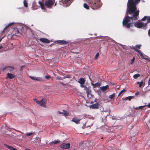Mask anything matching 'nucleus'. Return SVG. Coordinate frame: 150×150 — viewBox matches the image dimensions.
<instances>
[{
	"mask_svg": "<svg viewBox=\"0 0 150 150\" xmlns=\"http://www.w3.org/2000/svg\"><path fill=\"white\" fill-rule=\"evenodd\" d=\"M141 0H128L127 2V8L126 14L127 15L123 19L124 25H126L129 19L136 20L139 18V11L137 10L136 5Z\"/></svg>",
	"mask_w": 150,
	"mask_h": 150,
	"instance_id": "nucleus-1",
	"label": "nucleus"
},
{
	"mask_svg": "<svg viewBox=\"0 0 150 150\" xmlns=\"http://www.w3.org/2000/svg\"><path fill=\"white\" fill-rule=\"evenodd\" d=\"M137 19L136 20H132L131 19H129V21L126 23V25H123V21H122V25L123 26L125 27V28H130L134 26V25L135 26V27L140 28H141L142 27H143L144 29H146V28L144 27V25L142 23H140V22H137V23H131L130 22V21H136L137 20Z\"/></svg>",
	"mask_w": 150,
	"mask_h": 150,
	"instance_id": "nucleus-2",
	"label": "nucleus"
},
{
	"mask_svg": "<svg viewBox=\"0 0 150 150\" xmlns=\"http://www.w3.org/2000/svg\"><path fill=\"white\" fill-rule=\"evenodd\" d=\"M90 7L95 9L100 7L102 5L100 0H86Z\"/></svg>",
	"mask_w": 150,
	"mask_h": 150,
	"instance_id": "nucleus-3",
	"label": "nucleus"
},
{
	"mask_svg": "<svg viewBox=\"0 0 150 150\" xmlns=\"http://www.w3.org/2000/svg\"><path fill=\"white\" fill-rule=\"evenodd\" d=\"M54 0H48L45 1V6L48 8H51L52 6L54 4Z\"/></svg>",
	"mask_w": 150,
	"mask_h": 150,
	"instance_id": "nucleus-4",
	"label": "nucleus"
},
{
	"mask_svg": "<svg viewBox=\"0 0 150 150\" xmlns=\"http://www.w3.org/2000/svg\"><path fill=\"white\" fill-rule=\"evenodd\" d=\"M73 0H62V4L64 6L67 7L69 6Z\"/></svg>",
	"mask_w": 150,
	"mask_h": 150,
	"instance_id": "nucleus-5",
	"label": "nucleus"
},
{
	"mask_svg": "<svg viewBox=\"0 0 150 150\" xmlns=\"http://www.w3.org/2000/svg\"><path fill=\"white\" fill-rule=\"evenodd\" d=\"M132 49L133 50H135V51L138 52L139 54L140 55L141 57L142 58V59H144L146 60H149V59H148L147 58H144V55L143 54V53L140 50H139V49H137V48H136L134 47H133L132 48Z\"/></svg>",
	"mask_w": 150,
	"mask_h": 150,
	"instance_id": "nucleus-6",
	"label": "nucleus"
},
{
	"mask_svg": "<svg viewBox=\"0 0 150 150\" xmlns=\"http://www.w3.org/2000/svg\"><path fill=\"white\" fill-rule=\"evenodd\" d=\"M146 20H147V22L144 25V27L145 28L146 27L147 24L150 23V16H145L142 19V21H145Z\"/></svg>",
	"mask_w": 150,
	"mask_h": 150,
	"instance_id": "nucleus-7",
	"label": "nucleus"
},
{
	"mask_svg": "<svg viewBox=\"0 0 150 150\" xmlns=\"http://www.w3.org/2000/svg\"><path fill=\"white\" fill-rule=\"evenodd\" d=\"M59 147L62 149H68L70 148V144L69 143H63L60 145Z\"/></svg>",
	"mask_w": 150,
	"mask_h": 150,
	"instance_id": "nucleus-8",
	"label": "nucleus"
},
{
	"mask_svg": "<svg viewBox=\"0 0 150 150\" xmlns=\"http://www.w3.org/2000/svg\"><path fill=\"white\" fill-rule=\"evenodd\" d=\"M45 99H43L41 100L36 102V103L42 106L45 107Z\"/></svg>",
	"mask_w": 150,
	"mask_h": 150,
	"instance_id": "nucleus-9",
	"label": "nucleus"
},
{
	"mask_svg": "<svg viewBox=\"0 0 150 150\" xmlns=\"http://www.w3.org/2000/svg\"><path fill=\"white\" fill-rule=\"evenodd\" d=\"M102 115H103V116L105 117L104 119L103 118L102 122H103L104 120H106V118L110 114V112H108L106 111H103L102 112Z\"/></svg>",
	"mask_w": 150,
	"mask_h": 150,
	"instance_id": "nucleus-10",
	"label": "nucleus"
},
{
	"mask_svg": "<svg viewBox=\"0 0 150 150\" xmlns=\"http://www.w3.org/2000/svg\"><path fill=\"white\" fill-rule=\"evenodd\" d=\"M100 105L98 103H96L90 106V108L92 109H98L99 108Z\"/></svg>",
	"mask_w": 150,
	"mask_h": 150,
	"instance_id": "nucleus-11",
	"label": "nucleus"
},
{
	"mask_svg": "<svg viewBox=\"0 0 150 150\" xmlns=\"http://www.w3.org/2000/svg\"><path fill=\"white\" fill-rule=\"evenodd\" d=\"M39 40L40 42L45 43H49L50 42V40L48 39L45 38H41L39 39Z\"/></svg>",
	"mask_w": 150,
	"mask_h": 150,
	"instance_id": "nucleus-12",
	"label": "nucleus"
},
{
	"mask_svg": "<svg viewBox=\"0 0 150 150\" xmlns=\"http://www.w3.org/2000/svg\"><path fill=\"white\" fill-rule=\"evenodd\" d=\"M56 42L58 43L60 45H64L67 44L68 43V42L64 40H59L56 41Z\"/></svg>",
	"mask_w": 150,
	"mask_h": 150,
	"instance_id": "nucleus-13",
	"label": "nucleus"
},
{
	"mask_svg": "<svg viewBox=\"0 0 150 150\" xmlns=\"http://www.w3.org/2000/svg\"><path fill=\"white\" fill-rule=\"evenodd\" d=\"M81 120V119L77 118L76 117H73L72 119V120L71 121L75 123L76 124H78L79 123L80 121Z\"/></svg>",
	"mask_w": 150,
	"mask_h": 150,
	"instance_id": "nucleus-14",
	"label": "nucleus"
},
{
	"mask_svg": "<svg viewBox=\"0 0 150 150\" xmlns=\"http://www.w3.org/2000/svg\"><path fill=\"white\" fill-rule=\"evenodd\" d=\"M109 88V86L108 85L105 86H101L100 87V89L103 92L107 90Z\"/></svg>",
	"mask_w": 150,
	"mask_h": 150,
	"instance_id": "nucleus-15",
	"label": "nucleus"
},
{
	"mask_svg": "<svg viewBox=\"0 0 150 150\" xmlns=\"http://www.w3.org/2000/svg\"><path fill=\"white\" fill-rule=\"evenodd\" d=\"M15 75L11 73H8L7 74V78H9L10 79H12L15 78Z\"/></svg>",
	"mask_w": 150,
	"mask_h": 150,
	"instance_id": "nucleus-16",
	"label": "nucleus"
},
{
	"mask_svg": "<svg viewBox=\"0 0 150 150\" xmlns=\"http://www.w3.org/2000/svg\"><path fill=\"white\" fill-rule=\"evenodd\" d=\"M30 78L33 80L35 81H41L42 79L40 78L35 77L33 76H30Z\"/></svg>",
	"mask_w": 150,
	"mask_h": 150,
	"instance_id": "nucleus-17",
	"label": "nucleus"
},
{
	"mask_svg": "<svg viewBox=\"0 0 150 150\" xmlns=\"http://www.w3.org/2000/svg\"><path fill=\"white\" fill-rule=\"evenodd\" d=\"M85 82V80L83 78H80L78 81V82L81 85H83L84 84Z\"/></svg>",
	"mask_w": 150,
	"mask_h": 150,
	"instance_id": "nucleus-18",
	"label": "nucleus"
},
{
	"mask_svg": "<svg viewBox=\"0 0 150 150\" xmlns=\"http://www.w3.org/2000/svg\"><path fill=\"white\" fill-rule=\"evenodd\" d=\"M13 32L15 33V34H13L12 35V37H13L14 36H18V35H16V34H17L19 33V31L18 30L17 28H15L13 30Z\"/></svg>",
	"mask_w": 150,
	"mask_h": 150,
	"instance_id": "nucleus-19",
	"label": "nucleus"
},
{
	"mask_svg": "<svg viewBox=\"0 0 150 150\" xmlns=\"http://www.w3.org/2000/svg\"><path fill=\"white\" fill-rule=\"evenodd\" d=\"M39 4L40 6V7L42 9L45 10V4L42 3V2L40 1H39Z\"/></svg>",
	"mask_w": 150,
	"mask_h": 150,
	"instance_id": "nucleus-20",
	"label": "nucleus"
},
{
	"mask_svg": "<svg viewBox=\"0 0 150 150\" xmlns=\"http://www.w3.org/2000/svg\"><path fill=\"white\" fill-rule=\"evenodd\" d=\"M86 93L88 95L91 94V91L90 88H86Z\"/></svg>",
	"mask_w": 150,
	"mask_h": 150,
	"instance_id": "nucleus-21",
	"label": "nucleus"
},
{
	"mask_svg": "<svg viewBox=\"0 0 150 150\" xmlns=\"http://www.w3.org/2000/svg\"><path fill=\"white\" fill-rule=\"evenodd\" d=\"M137 84H139V87L140 88H141L142 87V86H144L145 85V83L142 81H141L140 82H137Z\"/></svg>",
	"mask_w": 150,
	"mask_h": 150,
	"instance_id": "nucleus-22",
	"label": "nucleus"
},
{
	"mask_svg": "<svg viewBox=\"0 0 150 150\" xmlns=\"http://www.w3.org/2000/svg\"><path fill=\"white\" fill-rule=\"evenodd\" d=\"M134 97V96H131L127 97H126L125 100H129V101H130L131 99H132Z\"/></svg>",
	"mask_w": 150,
	"mask_h": 150,
	"instance_id": "nucleus-23",
	"label": "nucleus"
},
{
	"mask_svg": "<svg viewBox=\"0 0 150 150\" xmlns=\"http://www.w3.org/2000/svg\"><path fill=\"white\" fill-rule=\"evenodd\" d=\"M146 106V105H144V106H139V107H136V108H134V109L136 110H138V109L142 110V109L143 108L145 107Z\"/></svg>",
	"mask_w": 150,
	"mask_h": 150,
	"instance_id": "nucleus-24",
	"label": "nucleus"
},
{
	"mask_svg": "<svg viewBox=\"0 0 150 150\" xmlns=\"http://www.w3.org/2000/svg\"><path fill=\"white\" fill-rule=\"evenodd\" d=\"M8 67L7 70L9 71H10L11 72L14 69V68L12 67Z\"/></svg>",
	"mask_w": 150,
	"mask_h": 150,
	"instance_id": "nucleus-25",
	"label": "nucleus"
},
{
	"mask_svg": "<svg viewBox=\"0 0 150 150\" xmlns=\"http://www.w3.org/2000/svg\"><path fill=\"white\" fill-rule=\"evenodd\" d=\"M115 93H114L113 94L111 95H110L109 96V98L110 99H113L115 97Z\"/></svg>",
	"mask_w": 150,
	"mask_h": 150,
	"instance_id": "nucleus-26",
	"label": "nucleus"
},
{
	"mask_svg": "<svg viewBox=\"0 0 150 150\" xmlns=\"http://www.w3.org/2000/svg\"><path fill=\"white\" fill-rule=\"evenodd\" d=\"M140 76L139 74H136L133 76V77L134 79H137Z\"/></svg>",
	"mask_w": 150,
	"mask_h": 150,
	"instance_id": "nucleus-27",
	"label": "nucleus"
},
{
	"mask_svg": "<svg viewBox=\"0 0 150 150\" xmlns=\"http://www.w3.org/2000/svg\"><path fill=\"white\" fill-rule=\"evenodd\" d=\"M63 114L64 115L68 116L69 115V112L65 110H63Z\"/></svg>",
	"mask_w": 150,
	"mask_h": 150,
	"instance_id": "nucleus-28",
	"label": "nucleus"
},
{
	"mask_svg": "<svg viewBox=\"0 0 150 150\" xmlns=\"http://www.w3.org/2000/svg\"><path fill=\"white\" fill-rule=\"evenodd\" d=\"M89 6L87 4L85 3L83 4V7L87 9H89Z\"/></svg>",
	"mask_w": 150,
	"mask_h": 150,
	"instance_id": "nucleus-29",
	"label": "nucleus"
},
{
	"mask_svg": "<svg viewBox=\"0 0 150 150\" xmlns=\"http://www.w3.org/2000/svg\"><path fill=\"white\" fill-rule=\"evenodd\" d=\"M101 83L100 82H97V83L95 84L94 88L96 87H99L101 85Z\"/></svg>",
	"mask_w": 150,
	"mask_h": 150,
	"instance_id": "nucleus-30",
	"label": "nucleus"
},
{
	"mask_svg": "<svg viewBox=\"0 0 150 150\" xmlns=\"http://www.w3.org/2000/svg\"><path fill=\"white\" fill-rule=\"evenodd\" d=\"M14 24V23H10L9 24H8V25H7L6 26V27H5V28L4 30L8 28L9 27L11 26L12 25H13Z\"/></svg>",
	"mask_w": 150,
	"mask_h": 150,
	"instance_id": "nucleus-31",
	"label": "nucleus"
},
{
	"mask_svg": "<svg viewBox=\"0 0 150 150\" xmlns=\"http://www.w3.org/2000/svg\"><path fill=\"white\" fill-rule=\"evenodd\" d=\"M60 142V141L59 140H57V141L55 140L54 142H52V144H57L59 143Z\"/></svg>",
	"mask_w": 150,
	"mask_h": 150,
	"instance_id": "nucleus-32",
	"label": "nucleus"
},
{
	"mask_svg": "<svg viewBox=\"0 0 150 150\" xmlns=\"http://www.w3.org/2000/svg\"><path fill=\"white\" fill-rule=\"evenodd\" d=\"M23 4L24 6L25 7H28V3L26 2L25 0H24L23 1Z\"/></svg>",
	"mask_w": 150,
	"mask_h": 150,
	"instance_id": "nucleus-33",
	"label": "nucleus"
},
{
	"mask_svg": "<svg viewBox=\"0 0 150 150\" xmlns=\"http://www.w3.org/2000/svg\"><path fill=\"white\" fill-rule=\"evenodd\" d=\"M142 47V45H136L135 47H134L137 48L136 47H137L139 49H140L141 47Z\"/></svg>",
	"mask_w": 150,
	"mask_h": 150,
	"instance_id": "nucleus-34",
	"label": "nucleus"
},
{
	"mask_svg": "<svg viewBox=\"0 0 150 150\" xmlns=\"http://www.w3.org/2000/svg\"><path fill=\"white\" fill-rule=\"evenodd\" d=\"M70 76L69 75H67L63 77V79H65L66 78H70Z\"/></svg>",
	"mask_w": 150,
	"mask_h": 150,
	"instance_id": "nucleus-35",
	"label": "nucleus"
},
{
	"mask_svg": "<svg viewBox=\"0 0 150 150\" xmlns=\"http://www.w3.org/2000/svg\"><path fill=\"white\" fill-rule=\"evenodd\" d=\"M126 91V90L125 89H123L118 94V96H119L122 93L124 92H125Z\"/></svg>",
	"mask_w": 150,
	"mask_h": 150,
	"instance_id": "nucleus-36",
	"label": "nucleus"
},
{
	"mask_svg": "<svg viewBox=\"0 0 150 150\" xmlns=\"http://www.w3.org/2000/svg\"><path fill=\"white\" fill-rule=\"evenodd\" d=\"M56 80H63V79L60 76L57 77L56 78Z\"/></svg>",
	"mask_w": 150,
	"mask_h": 150,
	"instance_id": "nucleus-37",
	"label": "nucleus"
},
{
	"mask_svg": "<svg viewBox=\"0 0 150 150\" xmlns=\"http://www.w3.org/2000/svg\"><path fill=\"white\" fill-rule=\"evenodd\" d=\"M33 133L32 132L27 133L26 134V135L27 137H29Z\"/></svg>",
	"mask_w": 150,
	"mask_h": 150,
	"instance_id": "nucleus-38",
	"label": "nucleus"
},
{
	"mask_svg": "<svg viewBox=\"0 0 150 150\" xmlns=\"http://www.w3.org/2000/svg\"><path fill=\"white\" fill-rule=\"evenodd\" d=\"M135 60V57H133V59L131 60L130 62L131 64H132L134 62V61Z\"/></svg>",
	"mask_w": 150,
	"mask_h": 150,
	"instance_id": "nucleus-39",
	"label": "nucleus"
},
{
	"mask_svg": "<svg viewBox=\"0 0 150 150\" xmlns=\"http://www.w3.org/2000/svg\"><path fill=\"white\" fill-rule=\"evenodd\" d=\"M98 56H99V53H98L96 54V55H95V59H97V58H98Z\"/></svg>",
	"mask_w": 150,
	"mask_h": 150,
	"instance_id": "nucleus-40",
	"label": "nucleus"
},
{
	"mask_svg": "<svg viewBox=\"0 0 150 150\" xmlns=\"http://www.w3.org/2000/svg\"><path fill=\"white\" fill-rule=\"evenodd\" d=\"M45 78L47 79H50V77L49 76H47H47H45Z\"/></svg>",
	"mask_w": 150,
	"mask_h": 150,
	"instance_id": "nucleus-41",
	"label": "nucleus"
},
{
	"mask_svg": "<svg viewBox=\"0 0 150 150\" xmlns=\"http://www.w3.org/2000/svg\"><path fill=\"white\" fill-rule=\"evenodd\" d=\"M7 67H4L2 68H1V70L3 71H4V70H5L6 68H7Z\"/></svg>",
	"mask_w": 150,
	"mask_h": 150,
	"instance_id": "nucleus-42",
	"label": "nucleus"
},
{
	"mask_svg": "<svg viewBox=\"0 0 150 150\" xmlns=\"http://www.w3.org/2000/svg\"><path fill=\"white\" fill-rule=\"evenodd\" d=\"M59 83H60L63 86H65L67 84L64 83H63L62 82H59Z\"/></svg>",
	"mask_w": 150,
	"mask_h": 150,
	"instance_id": "nucleus-43",
	"label": "nucleus"
},
{
	"mask_svg": "<svg viewBox=\"0 0 150 150\" xmlns=\"http://www.w3.org/2000/svg\"><path fill=\"white\" fill-rule=\"evenodd\" d=\"M146 106L148 108H150V103L147 105H146Z\"/></svg>",
	"mask_w": 150,
	"mask_h": 150,
	"instance_id": "nucleus-44",
	"label": "nucleus"
},
{
	"mask_svg": "<svg viewBox=\"0 0 150 150\" xmlns=\"http://www.w3.org/2000/svg\"><path fill=\"white\" fill-rule=\"evenodd\" d=\"M139 91H137V92L135 93V95H139Z\"/></svg>",
	"mask_w": 150,
	"mask_h": 150,
	"instance_id": "nucleus-45",
	"label": "nucleus"
},
{
	"mask_svg": "<svg viewBox=\"0 0 150 150\" xmlns=\"http://www.w3.org/2000/svg\"><path fill=\"white\" fill-rule=\"evenodd\" d=\"M81 87H82V88H83V87H85V88H87V87H86L84 85H81Z\"/></svg>",
	"mask_w": 150,
	"mask_h": 150,
	"instance_id": "nucleus-46",
	"label": "nucleus"
},
{
	"mask_svg": "<svg viewBox=\"0 0 150 150\" xmlns=\"http://www.w3.org/2000/svg\"><path fill=\"white\" fill-rule=\"evenodd\" d=\"M148 83L149 85L150 84V77L149 78Z\"/></svg>",
	"mask_w": 150,
	"mask_h": 150,
	"instance_id": "nucleus-47",
	"label": "nucleus"
},
{
	"mask_svg": "<svg viewBox=\"0 0 150 150\" xmlns=\"http://www.w3.org/2000/svg\"><path fill=\"white\" fill-rule=\"evenodd\" d=\"M148 34L149 36L150 37V28L149 30Z\"/></svg>",
	"mask_w": 150,
	"mask_h": 150,
	"instance_id": "nucleus-48",
	"label": "nucleus"
},
{
	"mask_svg": "<svg viewBox=\"0 0 150 150\" xmlns=\"http://www.w3.org/2000/svg\"><path fill=\"white\" fill-rule=\"evenodd\" d=\"M33 100L34 101H35L36 103V102L38 101L36 99H35V98H34L33 99Z\"/></svg>",
	"mask_w": 150,
	"mask_h": 150,
	"instance_id": "nucleus-49",
	"label": "nucleus"
},
{
	"mask_svg": "<svg viewBox=\"0 0 150 150\" xmlns=\"http://www.w3.org/2000/svg\"><path fill=\"white\" fill-rule=\"evenodd\" d=\"M57 113H58L59 114H63V112H61L60 111H58Z\"/></svg>",
	"mask_w": 150,
	"mask_h": 150,
	"instance_id": "nucleus-50",
	"label": "nucleus"
},
{
	"mask_svg": "<svg viewBox=\"0 0 150 150\" xmlns=\"http://www.w3.org/2000/svg\"><path fill=\"white\" fill-rule=\"evenodd\" d=\"M105 128L106 129H107L108 128V127L106 125H105Z\"/></svg>",
	"mask_w": 150,
	"mask_h": 150,
	"instance_id": "nucleus-51",
	"label": "nucleus"
},
{
	"mask_svg": "<svg viewBox=\"0 0 150 150\" xmlns=\"http://www.w3.org/2000/svg\"><path fill=\"white\" fill-rule=\"evenodd\" d=\"M95 84H94V83H91V85L93 86V87L94 88V86H95V85H94Z\"/></svg>",
	"mask_w": 150,
	"mask_h": 150,
	"instance_id": "nucleus-52",
	"label": "nucleus"
},
{
	"mask_svg": "<svg viewBox=\"0 0 150 150\" xmlns=\"http://www.w3.org/2000/svg\"><path fill=\"white\" fill-rule=\"evenodd\" d=\"M2 48H3V47L1 46H0V49H1Z\"/></svg>",
	"mask_w": 150,
	"mask_h": 150,
	"instance_id": "nucleus-53",
	"label": "nucleus"
},
{
	"mask_svg": "<svg viewBox=\"0 0 150 150\" xmlns=\"http://www.w3.org/2000/svg\"><path fill=\"white\" fill-rule=\"evenodd\" d=\"M25 150H30V149H25Z\"/></svg>",
	"mask_w": 150,
	"mask_h": 150,
	"instance_id": "nucleus-54",
	"label": "nucleus"
},
{
	"mask_svg": "<svg viewBox=\"0 0 150 150\" xmlns=\"http://www.w3.org/2000/svg\"><path fill=\"white\" fill-rule=\"evenodd\" d=\"M149 123H150V120H149Z\"/></svg>",
	"mask_w": 150,
	"mask_h": 150,
	"instance_id": "nucleus-55",
	"label": "nucleus"
},
{
	"mask_svg": "<svg viewBox=\"0 0 150 150\" xmlns=\"http://www.w3.org/2000/svg\"><path fill=\"white\" fill-rule=\"evenodd\" d=\"M2 40V39H1L0 40V42L1 40Z\"/></svg>",
	"mask_w": 150,
	"mask_h": 150,
	"instance_id": "nucleus-56",
	"label": "nucleus"
},
{
	"mask_svg": "<svg viewBox=\"0 0 150 150\" xmlns=\"http://www.w3.org/2000/svg\"><path fill=\"white\" fill-rule=\"evenodd\" d=\"M149 61H150V58L149 59Z\"/></svg>",
	"mask_w": 150,
	"mask_h": 150,
	"instance_id": "nucleus-57",
	"label": "nucleus"
},
{
	"mask_svg": "<svg viewBox=\"0 0 150 150\" xmlns=\"http://www.w3.org/2000/svg\"><path fill=\"white\" fill-rule=\"evenodd\" d=\"M23 67V66H22L21 67V68H22Z\"/></svg>",
	"mask_w": 150,
	"mask_h": 150,
	"instance_id": "nucleus-58",
	"label": "nucleus"
},
{
	"mask_svg": "<svg viewBox=\"0 0 150 150\" xmlns=\"http://www.w3.org/2000/svg\"><path fill=\"white\" fill-rule=\"evenodd\" d=\"M103 137H102V138H101L102 139H103Z\"/></svg>",
	"mask_w": 150,
	"mask_h": 150,
	"instance_id": "nucleus-59",
	"label": "nucleus"
}]
</instances>
